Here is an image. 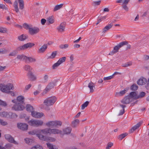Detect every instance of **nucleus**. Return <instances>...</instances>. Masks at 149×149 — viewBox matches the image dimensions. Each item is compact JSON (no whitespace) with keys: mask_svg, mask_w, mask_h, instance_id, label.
<instances>
[{"mask_svg":"<svg viewBox=\"0 0 149 149\" xmlns=\"http://www.w3.org/2000/svg\"><path fill=\"white\" fill-rule=\"evenodd\" d=\"M14 88L13 85L10 83L6 85L0 84V90L3 92L8 93L10 90H13Z\"/></svg>","mask_w":149,"mask_h":149,"instance_id":"f257e3e1","label":"nucleus"},{"mask_svg":"<svg viewBox=\"0 0 149 149\" xmlns=\"http://www.w3.org/2000/svg\"><path fill=\"white\" fill-rule=\"evenodd\" d=\"M128 42L126 41H123L113 47V50L110 52L109 55H112L118 52L119 49L122 47L127 45Z\"/></svg>","mask_w":149,"mask_h":149,"instance_id":"f03ea898","label":"nucleus"},{"mask_svg":"<svg viewBox=\"0 0 149 149\" xmlns=\"http://www.w3.org/2000/svg\"><path fill=\"white\" fill-rule=\"evenodd\" d=\"M0 116L2 117L10 118H16L17 115L15 113L3 111L0 112Z\"/></svg>","mask_w":149,"mask_h":149,"instance_id":"7ed1b4c3","label":"nucleus"},{"mask_svg":"<svg viewBox=\"0 0 149 149\" xmlns=\"http://www.w3.org/2000/svg\"><path fill=\"white\" fill-rule=\"evenodd\" d=\"M56 100V98L55 97L52 96L45 99L44 101V103L47 106H50L55 103Z\"/></svg>","mask_w":149,"mask_h":149,"instance_id":"20e7f679","label":"nucleus"},{"mask_svg":"<svg viewBox=\"0 0 149 149\" xmlns=\"http://www.w3.org/2000/svg\"><path fill=\"white\" fill-rule=\"evenodd\" d=\"M43 122V121L39 120H31L29 121V124L31 126L35 127H38L42 125Z\"/></svg>","mask_w":149,"mask_h":149,"instance_id":"39448f33","label":"nucleus"},{"mask_svg":"<svg viewBox=\"0 0 149 149\" xmlns=\"http://www.w3.org/2000/svg\"><path fill=\"white\" fill-rule=\"evenodd\" d=\"M62 122L61 121H50L46 123V125L49 127H55L57 125L61 126L62 125Z\"/></svg>","mask_w":149,"mask_h":149,"instance_id":"423d86ee","label":"nucleus"},{"mask_svg":"<svg viewBox=\"0 0 149 149\" xmlns=\"http://www.w3.org/2000/svg\"><path fill=\"white\" fill-rule=\"evenodd\" d=\"M38 137L40 140L46 141L53 142L55 141V139L53 137L47 136L41 134H38Z\"/></svg>","mask_w":149,"mask_h":149,"instance_id":"0eeeda50","label":"nucleus"},{"mask_svg":"<svg viewBox=\"0 0 149 149\" xmlns=\"http://www.w3.org/2000/svg\"><path fill=\"white\" fill-rule=\"evenodd\" d=\"M35 44L31 42H29L24 44L23 45L21 46L18 47L16 50L17 51L23 50L26 49L28 48H31L34 46Z\"/></svg>","mask_w":149,"mask_h":149,"instance_id":"6e6552de","label":"nucleus"},{"mask_svg":"<svg viewBox=\"0 0 149 149\" xmlns=\"http://www.w3.org/2000/svg\"><path fill=\"white\" fill-rule=\"evenodd\" d=\"M15 103V104L12 108V110L16 111H20L23 110L24 109L25 107L23 105L18 104L17 102Z\"/></svg>","mask_w":149,"mask_h":149,"instance_id":"1a4fd4ad","label":"nucleus"},{"mask_svg":"<svg viewBox=\"0 0 149 149\" xmlns=\"http://www.w3.org/2000/svg\"><path fill=\"white\" fill-rule=\"evenodd\" d=\"M12 102L14 103L17 102L18 104L23 105L24 104V97L21 95L18 96L17 97L16 100H12Z\"/></svg>","mask_w":149,"mask_h":149,"instance_id":"9d476101","label":"nucleus"},{"mask_svg":"<svg viewBox=\"0 0 149 149\" xmlns=\"http://www.w3.org/2000/svg\"><path fill=\"white\" fill-rule=\"evenodd\" d=\"M5 139L9 142L13 143L16 145H18V143L14 140V138L9 134H6L5 135Z\"/></svg>","mask_w":149,"mask_h":149,"instance_id":"9b49d317","label":"nucleus"},{"mask_svg":"<svg viewBox=\"0 0 149 149\" xmlns=\"http://www.w3.org/2000/svg\"><path fill=\"white\" fill-rule=\"evenodd\" d=\"M40 31L39 29L36 27H32L31 26L29 31V33L31 35L36 34Z\"/></svg>","mask_w":149,"mask_h":149,"instance_id":"f8f14e48","label":"nucleus"},{"mask_svg":"<svg viewBox=\"0 0 149 149\" xmlns=\"http://www.w3.org/2000/svg\"><path fill=\"white\" fill-rule=\"evenodd\" d=\"M56 81H53L49 83L47 87L45 89L43 93H46L47 92L49 91L50 90L53 88L54 86L56 85Z\"/></svg>","mask_w":149,"mask_h":149,"instance_id":"ddd939ff","label":"nucleus"},{"mask_svg":"<svg viewBox=\"0 0 149 149\" xmlns=\"http://www.w3.org/2000/svg\"><path fill=\"white\" fill-rule=\"evenodd\" d=\"M132 101V98L130 96H125L121 100V102L124 104H129Z\"/></svg>","mask_w":149,"mask_h":149,"instance_id":"4468645a","label":"nucleus"},{"mask_svg":"<svg viewBox=\"0 0 149 149\" xmlns=\"http://www.w3.org/2000/svg\"><path fill=\"white\" fill-rule=\"evenodd\" d=\"M18 128L22 130H27L28 125L24 123H18L17 124Z\"/></svg>","mask_w":149,"mask_h":149,"instance_id":"2eb2a0df","label":"nucleus"},{"mask_svg":"<svg viewBox=\"0 0 149 149\" xmlns=\"http://www.w3.org/2000/svg\"><path fill=\"white\" fill-rule=\"evenodd\" d=\"M31 114L33 117L36 118H40L44 115L43 113H39L35 111H31Z\"/></svg>","mask_w":149,"mask_h":149,"instance_id":"dca6fc26","label":"nucleus"},{"mask_svg":"<svg viewBox=\"0 0 149 149\" xmlns=\"http://www.w3.org/2000/svg\"><path fill=\"white\" fill-rule=\"evenodd\" d=\"M50 134H61V130L57 129H51L49 128Z\"/></svg>","mask_w":149,"mask_h":149,"instance_id":"f3484780","label":"nucleus"},{"mask_svg":"<svg viewBox=\"0 0 149 149\" xmlns=\"http://www.w3.org/2000/svg\"><path fill=\"white\" fill-rule=\"evenodd\" d=\"M147 82L146 79L143 77L141 78L137 81V84L139 85H142L146 84Z\"/></svg>","mask_w":149,"mask_h":149,"instance_id":"a211bd4d","label":"nucleus"},{"mask_svg":"<svg viewBox=\"0 0 149 149\" xmlns=\"http://www.w3.org/2000/svg\"><path fill=\"white\" fill-rule=\"evenodd\" d=\"M47 47V44L43 45L38 51V52L39 53H42L44 52Z\"/></svg>","mask_w":149,"mask_h":149,"instance_id":"6ab92c4d","label":"nucleus"},{"mask_svg":"<svg viewBox=\"0 0 149 149\" xmlns=\"http://www.w3.org/2000/svg\"><path fill=\"white\" fill-rule=\"evenodd\" d=\"M39 134L42 133L44 134H50L49 128H46L42 130H39Z\"/></svg>","mask_w":149,"mask_h":149,"instance_id":"aec40b11","label":"nucleus"},{"mask_svg":"<svg viewBox=\"0 0 149 149\" xmlns=\"http://www.w3.org/2000/svg\"><path fill=\"white\" fill-rule=\"evenodd\" d=\"M127 89L125 88L124 90L120 91L119 92L116 93L115 96L118 97L124 95L127 91Z\"/></svg>","mask_w":149,"mask_h":149,"instance_id":"412c9836","label":"nucleus"},{"mask_svg":"<svg viewBox=\"0 0 149 149\" xmlns=\"http://www.w3.org/2000/svg\"><path fill=\"white\" fill-rule=\"evenodd\" d=\"M121 73L118 72H115L112 75L109 76L104 78V80H109L113 78L115 75L121 74Z\"/></svg>","mask_w":149,"mask_h":149,"instance_id":"4be33fe9","label":"nucleus"},{"mask_svg":"<svg viewBox=\"0 0 149 149\" xmlns=\"http://www.w3.org/2000/svg\"><path fill=\"white\" fill-rule=\"evenodd\" d=\"M29 78L31 81H34L36 79V78L31 72H29L27 74Z\"/></svg>","mask_w":149,"mask_h":149,"instance_id":"5701e85b","label":"nucleus"},{"mask_svg":"<svg viewBox=\"0 0 149 149\" xmlns=\"http://www.w3.org/2000/svg\"><path fill=\"white\" fill-rule=\"evenodd\" d=\"M65 28V24L64 23H62L58 27L57 30L59 32H62L64 31Z\"/></svg>","mask_w":149,"mask_h":149,"instance_id":"b1692460","label":"nucleus"},{"mask_svg":"<svg viewBox=\"0 0 149 149\" xmlns=\"http://www.w3.org/2000/svg\"><path fill=\"white\" fill-rule=\"evenodd\" d=\"M54 21L55 18L53 16H49L47 18V21L49 24H53L54 22Z\"/></svg>","mask_w":149,"mask_h":149,"instance_id":"393cba45","label":"nucleus"},{"mask_svg":"<svg viewBox=\"0 0 149 149\" xmlns=\"http://www.w3.org/2000/svg\"><path fill=\"white\" fill-rule=\"evenodd\" d=\"M28 38V36L25 34H23L21 35L18 37V39L21 41H23Z\"/></svg>","mask_w":149,"mask_h":149,"instance_id":"a878e982","label":"nucleus"},{"mask_svg":"<svg viewBox=\"0 0 149 149\" xmlns=\"http://www.w3.org/2000/svg\"><path fill=\"white\" fill-rule=\"evenodd\" d=\"M113 26V24H110L105 26L103 29V32L105 33L107 31L110 29Z\"/></svg>","mask_w":149,"mask_h":149,"instance_id":"bb28decb","label":"nucleus"},{"mask_svg":"<svg viewBox=\"0 0 149 149\" xmlns=\"http://www.w3.org/2000/svg\"><path fill=\"white\" fill-rule=\"evenodd\" d=\"M128 96H130L132 99V100L133 98L135 99H136V97H137V95H136V92L134 91L132 92H131Z\"/></svg>","mask_w":149,"mask_h":149,"instance_id":"cd10ccee","label":"nucleus"},{"mask_svg":"<svg viewBox=\"0 0 149 149\" xmlns=\"http://www.w3.org/2000/svg\"><path fill=\"white\" fill-rule=\"evenodd\" d=\"M29 134H31L32 135H34L36 134L37 137V135L38 134H39V130H34L31 131L29 132Z\"/></svg>","mask_w":149,"mask_h":149,"instance_id":"c85d7f7f","label":"nucleus"},{"mask_svg":"<svg viewBox=\"0 0 149 149\" xmlns=\"http://www.w3.org/2000/svg\"><path fill=\"white\" fill-rule=\"evenodd\" d=\"M142 124V123L140 122L137 123L136 125L133 126L131 130L132 132H133L134 131L136 130L139 128Z\"/></svg>","mask_w":149,"mask_h":149,"instance_id":"c756f323","label":"nucleus"},{"mask_svg":"<svg viewBox=\"0 0 149 149\" xmlns=\"http://www.w3.org/2000/svg\"><path fill=\"white\" fill-rule=\"evenodd\" d=\"M72 130V128L70 127H68L63 130L64 134H70Z\"/></svg>","mask_w":149,"mask_h":149,"instance_id":"7c9ffc66","label":"nucleus"},{"mask_svg":"<svg viewBox=\"0 0 149 149\" xmlns=\"http://www.w3.org/2000/svg\"><path fill=\"white\" fill-rule=\"evenodd\" d=\"M26 56L24 54H21L18 55L16 58L21 60H26Z\"/></svg>","mask_w":149,"mask_h":149,"instance_id":"2f4dec72","label":"nucleus"},{"mask_svg":"<svg viewBox=\"0 0 149 149\" xmlns=\"http://www.w3.org/2000/svg\"><path fill=\"white\" fill-rule=\"evenodd\" d=\"M14 7L16 13H18L19 11V9L18 6V2L17 1H15L14 2Z\"/></svg>","mask_w":149,"mask_h":149,"instance_id":"473e14b6","label":"nucleus"},{"mask_svg":"<svg viewBox=\"0 0 149 149\" xmlns=\"http://www.w3.org/2000/svg\"><path fill=\"white\" fill-rule=\"evenodd\" d=\"M20 9L23 10L24 8V1L23 0H19L18 1Z\"/></svg>","mask_w":149,"mask_h":149,"instance_id":"72a5a7b5","label":"nucleus"},{"mask_svg":"<svg viewBox=\"0 0 149 149\" xmlns=\"http://www.w3.org/2000/svg\"><path fill=\"white\" fill-rule=\"evenodd\" d=\"M63 5V4H61L59 5H56L53 11H55L60 9L62 7Z\"/></svg>","mask_w":149,"mask_h":149,"instance_id":"f704fd0d","label":"nucleus"},{"mask_svg":"<svg viewBox=\"0 0 149 149\" xmlns=\"http://www.w3.org/2000/svg\"><path fill=\"white\" fill-rule=\"evenodd\" d=\"M79 123V120L78 119H76L72 123V126L73 127H76Z\"/></svg>","mask_w":149,"mask_h":149,"instance_id":"c9c22d12","label":"nucleus"},{"mask_svg":"<svg viewBox=\"0 0 149 149\" xmlns=\"http://www.w3.org/2000/svg\"><path fill=\"white\" fill-rule=\"evenodd\" d=\"M146 95V93L144 92H141L139 95H137L136 99H138L139 98H142L144 97Z\"/></svg>","mask_w":149,"mask_h":149,"instance_id":"e433bc0d","label":"nucleus"},{"mask_svg":"<svg viewBox=\"0 0 149 149\" xmlns=\"http://www.w3.org/2000/svg\"><path fill=\"white\" fill-rule=\"evenodd\" d=\"M93 87H94L93 83L91 81L90 83H89L88 85V87L90 89V92L91 93L93 92L94 91V90L93 88Z\"/></svg>","mask_w":149,"mask_h":149,"instance_id":"4c0bfd02","label":"nucleus"},{"mask_svg":"<svg viewBox=\"0 0 149 149\" xmlns=\"http://www.w3.org/2000/svg\"><path fill=\"white\" fill-rule=\"evenodd\" d=\"M57 54V52L56 51L53 52L51 55L48 57V58H54Z\"/></svg>","mask_w":149,"mask_h":149,"instance_id":"58836bf2","label":"nucleus"},{"mask_svg":"<svg viewBox=\"0 0 149 149\" xmlns=\"http://www.w3.org/2000/svg\"><path fill=\"white\" fill-rule=\"evenodd\" d=\"M66 59V58L65 57H63L60 58L57 62L60 65L63 63L65 61Z\"/></svg>","mask_w":149,"mask_h":149,"instance_id":"ea45409f","label":"nucleus"},{"mask_svg":"<svg viewBox=\"0 0 149 149\" xmlns=\"http://www.w3.org/2000/svg\"><path fill=\"white\" fill-rule=\"evenodd\" d=\"M128 134L127 133H124L121 134L118 136V139L120 140H122L123 139L127 136Z\"/></svg>","mask_w":149,"mask_h":149,"instance_id":"a19ab883","label":"nucleus"},{"mask_svg":"<svg viewBox=\"0 0 149 149\" xmlns=\"http://www.w3.org/2000/svg\"><path fill=\"white\" fill-rule=\"evenodd\" d=\"M26 108L27 111H31L33 109V107L30 104H27Z\"/></svg>","mask_w":149,"mask_h":149,"instance_id":"79ce46f5","label":"nucleus"},{"mask_svg":"<svg viewBox=\"0 0 149 149\" xmlns=\"http://www.w3.org/2000/svg\"><path fill=\"white\" fill-rule=\"evenodd\" d=\"M89 104V102L86 101L83 103L81 106V109L83 110Z\"/></svg>","mask_w":149,"mask_h":149,"instance_id":"37998d69","label":"nucleus"},{"mask_svg":"<svg viewBox=\"0 0 149 149\" xmlns=\"http://www.w3.org/2000/svg\"><path fill=\"white\" fill-rule=\"evenodd\" d=\"M24 68L25 70L29 71V72H31L32 70V68L30 65H25L24 67Z\"/></svg>","mask_w":149,"mask_h":149,"instance_id":"c03bdc74","label":"nucleus"},{"mask_svg":"<svg viewBox=\"0 0 149 149\" xmlns=\"http://www.w3.org/2000/svg\"><path fill=\"white\" fill-rule=\"evenodd\" d=\"M27 61H29L30 62H32L35 61H36V60L33 58L31 57H28L27 56L26 62H27Z\"/></svg>","mask_w":149,"mask_h":149,"instance_id":"a18cd8bd","label":"nucleus"},{"mask_svg":"<svg viewBox=\"0 0 149 149\" xmlns=\"http://www.w3.org/2000/svg\"><path fill=\"white\" fill-rule=\"evenodd\" d=\"M138 86L136 84H133L130 87L131 90L133 91H136L138 88Z\"/></svg>","mask_w":149,"mask_h":149,"instance_id":"49530a36","label":"nucleus"},{"mask_svg":"<svg viewBox=\"0 0 149 149\" xmlns=\"http://www.w3.org/2000/svg\"><path fill=\"white\" fill-rule=\"evenodd\" d=\"M31 26H32L31 25H29L26 23H24L23 24V27L26 29H28L29 31V28H31Z\"/></svg>","mask_w":149,"mask_h":149,"instance_id":"de8ad7c7","label":"nucleus"},{"mask_svg":"<svg viewBox=\"0 0 149 149\" xmlns=\"http://www.w3.org/2000/svg\"><path fill=\"white\" fill-rule=\"evenodd\" d=\"M31 149H43V148L39 145H36L32 147Z\"/></svg>","mask_w":149,"mask_h":149,"instance_id":"09e8293b","label":"nucleus"},{"mask_svg":"<svg viewBox=\"0 0 149 149\" xmlns=\"http://www.w3.org/2000/svg\"><path fill=\"white\" fill-rule=\"evenodd\" d=\"M7 31V29L5 28L0 27V32L5 33Z\"/></svg>","mask_w":149,"mask_h":149,"instance_id":"8fccbe9b","label":"nucleus"},{"mask_svg":"<svg viewBox=\"0 0 149 149\" xmlns=\"http://www.w3.org/2000/svg\"><path fill=\"white\" fill-rule=\"evenodd\" d=\"M68 44H61L59 46V47L62 49H65L68 48Z\"/></svg>","mask_w":149,"mask_h":149,"instance_id":"3c124183","label":"nucleus"},{"mask_svg":"<svg viewBox=\"0 0 149 149\" xmlns=\"http://www.w3.org/2000/svg\"><path fill=\"white\" fill-rule=\"evenodd\" d=\"M101 2V0H99L98 1H94L93 2L92 5L94 6L99 5H100Z\"/></svg>","mask_w":149,"mask_h":149,"instance_id":"603ef678","label":"nucleus"},{"mask_svg":"<svg viewBox=\"0 0 149 149\" xmlns=\"http://www.w3.org/2000/svg\"><path fill=\"white\" fill-rule=\"evenodd\" d=\"M0 105L6 107L7 105V104L5 102L0 100Z\"/></svg>","mask_w":149,"mask_h":149,"instance_id":"864d4df0","label":"nucleus"},{"mask_svg":"<svg viewBox=\"0 0 149 149\" xmlns=\"http://www.w3.org/2000/svg\"><path fill=\"white\" fill-rule=\"evenodd\" d=\"M132 65V63L131 62H128L125 63V64H123L122 66L124 67H127L128 66H130Z\"/></svg>","mask_w":149,"mask_h":149,"instance_id":"5fc2aeb1","label":"nucleus"},{"mask_svg":"<svg viewBox=\"0 0 149 149\" xmlns=\"http://www.w3.org/2000/svg\"><path fill=\"white\" fill-rule=\"evenodd\" d=\"M25 142L28 144H29L32 141V140L29 138H26L24 139Z\"/></svg>","mask_w":149,"mask_h":149,"instance_id":"6e6d98bb","label":"nucleus"},{"mask_svg":"<svg viewBox=\"0 0 149 149\" xmlns=\"http://www.w3.org/2000/svg\"><path fill=\"white\" fill-rule=\"evenodd\" d=\"M113 145V143H111L109 142V143L107 145L106 147V149H109L110 148L111 146Z\"/></svg>","mask_w":149,"mask_h":149,"instance_id":"4d7b16f0","label":"nucleus"},{"mask_svg":"<svg viewBox=\"0 0 149 149\" xmlns=\"http://www.w3.org/2000/svg\"><path fill=\"white\" fill-rule=\"evenodd\" d=\"M31 84H29L27 85H26L24 91H27L31 87Z\"/></svg>","mask_w":149,"mask_h":149,"instance_id":"13d9d810","label":"nucleus"},{"mask_svg":"<svg viewBox=\"0 0 149 149\" xmlns=\"http://www.w3.org/2000/svg\"><path fill=\"white\" fill-rule=\"evenodd\" d=\"M0 123L1 125L5 126L7 125V123L6 121H3V120L1 119V121H0Z\"/></svg>","mask_w":149,"mask_h":149,"instance_id":"bf43d9fd","label":"nucleus"},{"mask_svg":"<svg viewBox=\"0 0 149 149\" xmlns=\"http://www.w3.org/2000/svg\"><path fill=\"white\" fill-rule=\"evenodd\" d=\"M60 64L57 62L56 63L54 64L52 66L53 69H55Z\"/></svg>","mask_w":149,"mask_h":149,"instance_id":"052dcab7","label":"nucleus"},{"mask_svg":"<svg viewBox=\"0 0 149 149\" xmlns=\"http://www.w3.org/2000/svg\"><path fill=\"white\" fill-rule=\"evenodd\" d=\"M48 77V75L47 74H46L44 76L43 78L44 82L45 83L47 81Z\"/></svg>","mask_w":149,"mask_h":149,"instance_id":"680f3d73","label":"nucleus"},{"mask_svg":"<svg viewBox=\"0 0 149 149\" xmlns=\"http://www.w3.org/2000/svg\"><path fill=\"white\" fill-rule=\"evenodd\" d=\"M17 53V52L15 50L13 51L12 52L10 53L9 54L10 56H15Z\"/></svg>","mask_w":149,"mask_h":149,"instance_id":"e2e57ef3","label":"nucleus"},{"mask_svg":"<svg viewBox=\"0 0 149 149\" xmlns=\"http://www.w3.org/2000/svg\"><path fill=\"white\" fill-rule=\"evenodd\" d=\"M7 52V50L5 49H0V53L1 54H5Z\"/></svg>","mask_w":149,"mask_h":149,"instance_id":"0e129e2a","label":"nucleus"},{"mask_svg":"<svg viewBox=\"0 0 149 149\" xmlns=\"http://www.w3.org/2000/svg\"><path fill=\"white\" fill-rule=\"evenodd\" d=\"M0 8L5 10H6L7 9L5 5L3 4H0Z\"/></svg>","mask_w":149,"mask_h":149,"instance_id":"69168bd1","label":"nucleus"},{"mask_svg":"<svg viewBox=\"0 0 149 149\" xmlns=\"http://www.w3.org/2000/svg\"><path fill=\"white\" fill-rule=\"evenodd\" d=\"M12 146V145L10 143H8L5 145V147L8 148H10Z\"/></svg>","mask_w":149,"mask_h":149,"instance_id":"338daca9","label":"nucleus"},{"mask_svg":"<svg viewBox=\"0 0 149 149\" xmlns=\"http://www.w3.org/2000/svg\"><path fill=\"white\" fill-rule=\"evenodd\" d=\"M46 22V20L45 19H42L41 20V23L43 25H44L45 24Z\"/></svg>","mask_w":149,"mask_h":149,"instance_id":"774afa93","label":"nucleus"}]
</instances>
